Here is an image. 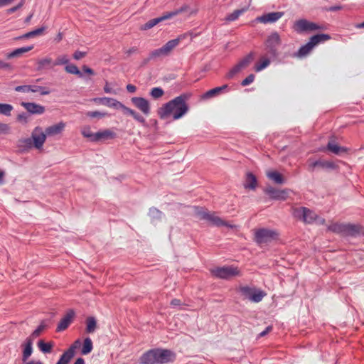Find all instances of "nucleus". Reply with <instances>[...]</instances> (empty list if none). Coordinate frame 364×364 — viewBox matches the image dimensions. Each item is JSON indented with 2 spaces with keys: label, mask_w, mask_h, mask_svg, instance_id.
<instances>
[{
  "label": "nucleus",
  "mask_w": 364,
  "mask_h": 364,
  "mask_svg": "<svg viewBox=\"0 0 364 364\" xmlns=\"http://www.w3.org/2000/svg\"><path fill=\"white\" fill-rule=\"evenodd\" d=\"M189 97V93H183L162 105L157 109L158 117L164 120L172 115L173 120L181 119L188 112V105L186 102Z\"/></svg>",
  "instance_id": "nucleus-1"
},
{
  "label": "nucleus",
  "mask_w": 364,
  "mask_h": 364,
  "mask_svg": "<svg viewBox=\"0 0 364 364\" xmlns=\"http://www.w3.org/2000/svg\"><path fill=\"white\" fill-rule=\"evenodd\" d=\"M175 360V353L171 350L165 348H151L142 353L138 363L139 364H168Z\"/></svg>",
  "instance_id": "nucleus-2"
},
{
  "label": "nucleus",
  "mask_w": 364,
  "mask_h": 364,
  "mask_svg": "<svg viewBox=\"0 0 364 364\" xmlns=\"http://www.w3.org/2000/svg\"><path fill=\"white\" fill-rule=\"evenodd\" d=\"M175 360V353L171 350L165 348H151L142 353L138 363L139 364H168Z\"/></svg>",
  "instance_id": "nucleus-3"
},
{
  "label": "nucleus",
  "mask_w": 364,
  "mask_h": 364,
  "mask_svg": "<svg viewBox=\"0 0 364 364\" xmlns=\"http://www.w3.org/2000/svg\"><path fill=\"white\" fill-rule=\"evenodd\" d=\"M327 231L346 237H360L364 236V227L357 223H333L327 226Z\"/></svg>",
  "instance_id": "nucleus-4"
},
{
  "label": "nucleus",
  "mask_w": 364,
  "mask_h": 364,
  "mask_svg": "<svg viewBox=\"0 0 364 364\" xmlns=\"http://www.w3.org/2000/svg\"><path fill=\"white\" fill-rule=\"evenodd\" d=\"M281 44V38L277 32L270 33L267 36L265 41V52L267 57L274 60L279 56L278 53V47Z\"/></svg>",
  "instance_id": "nucleus-5"
},
{
  "label": "nucleus",
  "mask_w": 364,
  "mask_h": 364,
  "mask_svg": "<svg viewBox=\"0 0 364 364\" xmlns=\"http://www.w3.org/2000/svg\"><path fill=\"white\" fill-rule=\"evenodd\" d=\"M196 217L199 218L201 220H206L211 223V225L215 227L233 228V225H230L227 221L222 220L218 216L213 215L202 207L196 208Z\"/></svg>",
  "instance_id": "nucleus-6"
},
{
  "label": "nucleus",
  "mask_w": 364,
  "mask_h": 364,
  "mask_svg": "<svg viewBox=\"0 0 364 364\" xmlns=\"http://www.w3.org/2000/svg\"><path fill=\"white\" fill-rule=\"evenodd\" d=\"M292 216L293 218L304 223V224H313V223L318 218L317 214L311 209L304 206L293 208Z\"/></svg>",
  "instance_id": "nucleus-7"
},
{
  "label": "nucleus",
  "mask_w": 364,
  "mask_h": 364,
  "mask_svg": "<svg viewBox=\"0 0 364 364\" xmlns=\"http://www.w3.org/2000/svg\"><path fill=\"white\" fill-rule=\"evenodd\" d=\"M277 238H278V232L267 228L258 229L254 234V242L259 245L269 243Z\"/></svg>",
  "instance_id": "nucleus-8"
},
{
  "label": "nucleus",
  "mask_w": 364,
  "mask_h": 364,
  "mask_svg": "<svg viewBox=\"0 0 364 364\" xmlns=\"http://www.w3.org/2000/svg\"><path fill=\"white\" fill-rule=\"evenodd\" d=\"M178 43H179V38H173L166 42L164 46L150 51L147 58H160L168 56L171 50L178 46Z\"/></svg>",
  "instance_id": "nucleus-9"
},
{
  "label": "nucleus",
  "mask_w": 364,
  "mask_h": 364,
  "mask_svg": "<svg viewBox=\"0 0 364 364\" xmlns=\"http://www.w3.org/2000/svg\"><path fill=\"white\" fill-rule=\"evenodd\" d=\"M211 274L215 278L228 280L232 277L239 276L240 272L237 268L235 267L223 266L222 267L212 269Z\"/></svg>",
  "instance_id": "nucleus-10"
},
{
  "label": "nucleus",
  "mask_w": 364,
  "mask_h": 364,
  "mask_svg": "<svg viewBox=\"0 0 364 364\" xmlns=\"http://www.w3.org/2000/svg\"><path fill=\"white\" fill-rule=\"evenodd\" d=\"M255 53L253 51L249 53L246 56L239 60L232 68L230 69L226 74V78L230 80L233 78L239 72L245 69L254 60Z\"/></svg>",
  "instance_id": "nucleus-11"
},
{
  "label": "nucleus",
  "mask_w": 364,
  "mask_h": 364,
  "mask_svg": "<svg viewBox=\"0 0 364 364\" xmlns=\"http://www.w3.org/2000/svg\"><path fill=\"white\" fill-rule=\"evenodd\" d=\"M290 190L288 188L284 189H277L271 186H266L264 188V193L269 196V198L272 200L284 201L289 196Z\"/></svg>",
  "instance_id": "nucleus-12"
},
{
  "label": "nucleus",
  "mask_w": 364,
  "mask_h": 364,
  "mask_svg": "<svg viewBox=\"0 0 364 364\" xmlns=\"http://www.w3.org/2000/svg\"><path fill=\"white\" fill-rule=\"evenodd\" d=\"M114 137H116V133L109 129L97 132L91 136H84V138L87 139L92 143L114 139Z\"/></svg>",
  "instance_id": "nucleus-13"
},
{
  "label": "nucleus",
  "mask_w": 364,
  "mask_h": 364,
  "mask_svg": "<svg viewBox=\"0 0 364 364\" xmlns=\"http://www.w3.org/2000/svg\"><path fill=\"white\" fill-rule=\"evenodd\" d=\"M326 29L324 24H293V31L297 34H307L314 31Z\"/></svg>",
  "instance_id": "nucleus-14"
},
{
  "label": "nucleus",
  "mask_w": 364,
  "mask_h": 364,
  "mask_svg": "<svg viewBox=\"0 0 364 364\" xmlns=\"http://www.w3.org/2000/svg\"><path fill=\"white\" fill-rule=\"evenodd\" d=\"M47 136L48 135L43 133L40 127H37L34 128V131L31 133V137L28 139H31V141L34 142V148L40 149L46 141V136Z\"/></svg>",
  "instance_id": "nucleus-15"
},
{
  "label": "nucleus",
  "mask_w": 364,
  "mask_h": 364,
  "mask_svg": "<svg viewBox=\"0 0 364 364\" xmlns=\"http://www.w3.org/2000/svg\"><path fill=\"white\" fill-rule=\"evenodd\" d=\"M309 171H313L315 168H319L323 170H336L337 165L333 161L316 160L308 164Z\"/></svg>",
  "instance_id": "nucleus-16"
},
{
  "label": "nucleus",
  "mask_w": 364,
  "mask_h": 364,
  "mask_svg": "<svg viewBox=\"0 0 364 364\" xmlns=\"http://www.w3.org/2000/svg\"><path fill=\"white\" fill-rule=\"evenodd\" d=\"M131 103L134 107H136L138 110L141 111L142 114L147 116L149 114V102L144 97H134L131 98Z\"/></svg>",
  "instance_id": "nucleus-17"
},
{
  "label": "nucleus",
  "mask_w": 364,
  "mask_h": 364,
  "mask_svg": "<svg viewBox=\"0 0 364 364\" xmlns=\"http://www.w3.org/2000/svg\"><path fill=\"white\" fill-rule=\"evenodd\" d=\"M74 316H75V312L73 309H69V310L66 311V314H65L64 317L61 318V321H60V323H58V325H57L55 331L62 332L65 331L68 327V326H70V323H71L73 319H74Z\"/></svg>",
  "instance_id": "nucleus-18"
},
{
  "label": "nucleus",
  "mask_w": 364,
  "mask_h": 364,
  "mask_svg": "<svg viewBox=\"0 0 364 364\" xmlns=\"http://www.w3.org/2000/svg\"><path fill=\"white\" fill-rule=\"evenodd\" d=\"M229 91V88H228V85H223L219 87H215L211 90L203 93L201 95V100H210L213 97H218L221 94L227 93Z\"/></svg>",
  "instance_id": "nucleus-19"
},
{
  "label": "nucleus",
  "mask_w": 364,
  "mask_h": 364,
  "mask_svg": "<svg viewBox=\"0 0 364 364\" xmlns=\"http://www.w3.org/2000/svg\"><path fill=\"white\" fill-rule=\"evenodd\" d=\"M80 342L79 340H76L66 351L60 356V360L55 363V364H68L70 360L74 357V354H75V348H77V346L79 345Z\"/></svg>",
  "instance_id": "nucleus-20"
},
{
  "label": "nucleus",
  "mask_w": 364,
  "mask_h": 364,
  "mask_svg": "<svg viewBox=\"0 0 364 364\" xmlns=\"http://www.w3.org/2000/svg\"><path fill=\"white\" fill-rule=\"evenodd\" d=\"M188 9L189 8L188 6H183L178 9H176L173 11L166 12L158 18H153L150 20L148 23H161V21L170 19L173 16H176L179 14L188 12Z\"/></svg>",
  "instance_id": "nucleus-21"
},
{
  "label": "nucleus",
  "mask_w": 364,
  "mask_h": 364,
  "mask_svg": "<svg viewBox=\"0 0 364 364\" xmlns=\"http://www.w3.org/2000/svg\"><path fill=\"white\" fill-rule=\"evenodd\" d=\"M21 106L26 109V111H27L26 113L29 114H42L44 113V111H46L44 106L35 102H22V103H21Z\"/></svg>",
  "instance_id": "nucleus-22"
},
{
  "label": "nucleus",
  "mask_w": 364,
  "mask_h": 364,
  "mask_svg": "<svg viewBox=\"0 0 364 364\" xmlns=\"http://www.w3.org/2000/svg\"><path fill=\"white\" fill-rule=\"evenodd\" d=\"M284 15L283 11L270 12L257 17V21L260 23H274L279 21Z\"/></svg>",
  "instance_id": "nucleus-23"
},
{
  "label": "nucleus",
  "mask_w": 364,
  "mask_h": 364,
  "mask_svg": "<svg viewBox=\"0 0 364 364\" xmlns=\"http://www.w3.org/2000/svg\"><path fill=\"white\" fill-rule=\"evenodd\" d=\"M93 102L96 103H99L103 105H106L109 107H112L114 109H117L119 107H124L123 104L119 102L118 100L111 98V97H97L93 99Z\"/></svg>",
  "instance_id": "nucleus-24"
},
{
  "label": "nucleus",
  "mask_w": 364,
  "mask_h": 364,
  "mask_svg": "<svg viewBox=\"0 0 364 364\" xmlns=\"http://www.w3.org/2000/svg\"><path fill=\"white\" fill-rule=\"evenodd\" d=\"M117 109H121L122 110H123V112H124V114L131 116V117H132L134 120L141 123L142 126L145 127H148L146 122V119H144V117H143L140 114H139L136 111L130 109L127 106L119 107Z\"/></svg>",
  "instance_id": "nucleus-25"
},
{
  "label": "nucleus",
  "mask_w": 364,
  "mask_h": 364,
  "mask_svg": "<svg viewBox=\"0 0 364 364\" xmlns=\"http://www.w3.org/2000/svg\"><path fill=\"white\" fill-rule=\"evenodd\" d=\"M329 40H331V36L328 34L318 33L309 37V41H308L306 45L317 46V45Z\"/></svg>",
  "instance_id": "nucleus-26"
},
{
  "label": "nucleus",
  "mask_w": 364,
  "mask_h": 364,
  "mask_svg": "<svg viewBox=\"0 0 364 364\" xmlns=\"http://www.w3.org/2000/svg\"><path fill=\"white\" fill-rule=\"evenodd\" d=\"M22 348V362L25 363L32 355V339L30 338H26L23 342Z\"/></svg>",
  "instance_id": "nucleus-27"
},
{
  "label": "nucleus",
  "mask_w": 364,
  "mask_h": 364,
  "mask_svg": "<svg viewBox=\"0 0 364 364\" xmlns=\"http://www.w3.org/2000/svg\"><path fill=\"white\" fill-rule=\"evenodd\" d=\"M326 149L330 151V153L335 155L347 154L348 151H349V149H348L347 147L340 146L332 141L327 143V146H326Z\"/></svg>",
  "instance_id": "nucleus-28"
},
{
  "label": "nucleus",
  "mask_w": 364,
  "mask_h": 364,
  "mask_svg": "<svg viewBox=\"0 0 364 364\" xmlns=\"http://www.w3.org/2000/svg\"><path fill=\"white\" fill-rule=\"evenodd\" d=\"M257 185V181L256 176H255L252 172L249 171L246 173V178H245V183H243V188L247 190L254 191Z\"/></svg>",
  "instance_id": "nucleus-29"
},
{
  "label": "nucleus",
  "mask_w": 364,
  "mask_h": 364,
  "mask_svg": "<svg viewBox=\"0 0 364 364\" xmlns=\"http://www.w3.org/2000/svg\"><path fill=\"white\" fill-rule=\"evenodd\" d=\"M65 128V124L63 122H60L58 124L49 126L45 129L43 134L49 136H53L62 133Z\"/></svg>",
  "instance_id": "nucleus-30"
},
{
  "label": "nucleus",
  "mask_w": 364,
  "mask_h": 364,
  "mask_svg": "<svg viewBox=\"0 0 364 364\" xmlns=\"http://www.w3.org/2000/svg\"><path fill=\"white\" fill-rule=\"evenodd\" d=\"M56 65H53V62H52L49 57H46L37 60V68L36 70L37 71L50 70Z\"/></svg>",
  "instance_id": "nucleus-31"
},
{
  "label": "nucleus",
  "mask_w": 364,
  "mask_h": 364,
  "mask_svg": "<svg viewBox=\"0 0 364 364\" xmlns=\"http://www.w3.org/2000/svg\"><path fill=\"white\" fill-rule=\"evenodd\" d=\"M316 46L303 45L297 51L293 53L292 57L296 58H302L308 55V54Z\"/></svg>",
  "instance_id": "nucleus-32"
},
{
  "label": "nucleus",
  "mask_w": 364,
  "mask_h": 364,
  "mask_svg": "<svg viewBox=\"0 0 364 364\" xmlns=\"http://www.w3.org/2000/svg\"><path fill=\"white\" fill-rule=\"evenodd\" d=\"M32 49H33V46L16 48L11 51L9 53L6 54V58H7V59L18 58L24 53L28 52Z\"/></svg>",
  "instance_id": "nucleus-33"
},
{
  "label": "nucleus",
  "mask_w": 364,
  "mask_h": 364,
  "mask_svg": "<svg viewBox=\"0 0 364 364\" xmlns=\"http://www.w3.org/2000/svg\"><path fill=\"white\" fill-rule=\"evenodd\" d=\"M250 4L241 9H238L232 11L231 14L226 16V20L229 21H235L239 18V17L249 10Z\"/></svg>",
  "instance_id": "nucleus-34"
},
{
  "label": "nucleus",
  "mask_w": 364,
  "mask_h": 364,
  "mask_svg": "<svg viewBox=\"0 0 364 364\" xmlns=\"http://www.w3.org/2000/svg\"><path fill=\"white\" fill-rule=\"evenodd\" d=\"M267 178L272 180L273 183L277 185H282L284 183V178L282 176L281 173L277 171H271L266 174Z\"/></svg>",
  "instance_id": "nucleus-35"
},
{
  "label": "nucleus",
  "mask_w": 364,
  "mask_h": 364,
  "mask_svg": "<svg viewBox=\"0 0 364 364\" xmlns=\"http://www.w3.org/2000/svg\"><path fill=\"white\" fill-rule=\"evenodd\" d=\"M46 30L45 26H42L38 28H36L31 31L27 32L26 33H24L21 36H19L18 37L15 38V40H21V39H28L32 38L34 36H37L43 33V32Z\"/></svg>",
  "instance_id": "nucleus-36"
},
{
  "label": "nucleus",
  "mask_w": 364,
  "mask_h": 364,
  "mask_svg": "<svg viewBox=\"0 0 364 364\" xmlns=\"http://www.w3.org/2000/svg\"><path fill=\"white\" fill-rule=\"evenodd\" d=\"M92 340L90 337H87L85 339H84V341H82V347H81V351H80V353H81L82 355H87L92 352Z\"/></svg>",
  "instance_id": "nucleus-37"
},
{
  "label": "nucleus",
  "mask_w": 364,
  "mask_h": 364,
  "mask_svg": "<svg viewBox=\"0 0 364 364\" xmlns=\"http://www.w3.org/2000/svg\"><path fill=\"white\" fill-rule=\"evenodd\" d=\"M272 60L270 58L262 57L258 63L254 65V71L259 73L269 65V60Z\"/></svg>",
  "instance_id": "nucleus-38"
},
{
  "label": "nucleus",
  "mask_w": 364,
  "mask_h": 364,
  "mask_svg": "<svg viewBox=\"0 0 364 364\" xmlns=\"http://www.w3.org/2000/svg\"><path fill=\"white\" fill-rule=\"evenodd\" d=\"M257 291H263V290L248 286H240L238 289V292L242 296H250Z\"/></svg>",
  "instance_id": "nucleus-39"
},
{
  "label": "nucleus",
  "mask_w": 364,
  "mask_h": 364,
  "mask_svg": "<svg viewBox=\"0 0 364 364\" xmlns=\"http://www.w3.org/2000/svg\"><path fill=\"white\" fill-rule=\"evenodd\" d=\"M38 349L42 352V353L44 354H49L50 353V351L52 350V347L53 346V344H52V342H46L43 340L38 341Z\"/></svg>",
  "instance_id": "nucleus-40"
},
{
  "label": "nucleus",
  "mask_w": 364,
  "mask_h": 364,
  "mask_svg": "<svg viewBox=\"0 0 364 364\" xmlns=\"http://www.w3.org/2000/svg\"><path fill=\"white\" fill-rule=\"evenodd\" d=\"M264 296H266V292L264 291H258L252 295L245 296H243V298L250 300V301L255 304H258L263 299V298H264Z\"/></svg>",
  "instance_id": "nucleus-41"
},
{
  "label": "nucleus",
  "mask_w": 364,
  "mask_h": 364,
  "mask_svg": "<svg viewBox=\"0 0 364 364\" xmlns=\"http://www.w3.org/2000/svg\"><path fill=\"white\" fill-rule=\"evenodd\" d=\"M30 92H39L41 95L46 96L50 94V90L43 86L30 85Z\"/></svg>",
  "instance_id": "nucleus-42"
},
{
  "label": "nucleus",
  "mask_w": 364,
  "mask_h": 364,
  "mask_svg": "<svg viewBox=\"0 0 364 364\" xmlns=\"http://www.w3.org/2000/svg\"><path fill=\"white\" fill-rule=\"evenodd\" d=\"M65 71L69 74H72L74 75H76L77 77L80 78L83 77V75L82 74V72L77 69V65L74 64H68L65 65Z\"/></svg>",
  "instance_id": "nucleus-43"
},
{
  "label": "nucleus",
  "mask_w": 364,
  "mask_h": 364,
  "mask_svg": "<svg viewBox=\"0 0 364 364\" xmlns=\"http://www.w3.org/2000/svg\"><path fill=\"white\" fill-rule=\"evenodd\" d=\"M85 325H87V326H85V332H87V333H91L95 331L97 321L94 317L90 316L87 318V321H85Z\"/></svg>",
  "instance_id": "nucleus-44"
},
{
  "label": "nucleus",
  "mask_w": 364,
  "mask_h": 364,
  "mask_svg": "<svg viewBox=\"0 0 364 364\" xmlns=\"http://www.w3.org/2000/svg\"><path fill=\"white\" fill-rule=\"evenodd\" d=\"M163 213L155 207H151L149 209V217L151 218V220L159 221L161 219Z\"/></svg>",
  "instance_id": "nucleus-45"
},
{
  "label": "nucleus",
  "mask_w": 364,
  "mask_h": 364,
  "mask_svg": "<svg viewBox=\"0 0 364 364\" xmlns=\"http://www.w3.org/2000/svg\"><path fill=\"white\" fill-rule=\"evenodd\" d=\"M164 94V91H163V89H161L160 87H154L151 88V90H150V92H149L150 97L155 100L159 99L163 96Z\"/></svg>",
  "instance_id": "nucleus-46"
},
{
  "label": "nucleus",
  "mask_w": 364,
  "mask_h": 364,
  "mask_svg": "<svg viewBox=\"0 0 364 364\" xmlns=\"http://www.w3.org/2000/svg\"><path fill=\"white\" fill-rule=\"evenodd\" d=\"M13 109V107L7 103H0V114H3L6 117L11 116V112Z\"/></svg>",
  "instance_id": "nucleus-47"
},
{
  "label": "nucleus",
  "mask_w": 364,
  "mask_h": 364,
  "mask_svg": "<svg viewBox=\"0 0 364 364\" xmlns=\"http://www.w3.org/2000/svg\"><path fill=\"white\" fill-rule=\"evenodd\" d=\"M46 326H47L44 323V321H41V323H39V326H38L37 328H36V330L31 333V335L27 338H30L33 340L36 338H38V336L46 328Z\"/></svg>",
  "instance_id": "nucleus-48"
},
{
  "label": "nucleus",
  "mask_w": 364,
  "mask_h": 364,
  "mask_svg": "<svg viewBox=\"0 0 364 364\" xmlns=\"http://www.w3.org/2000/svg\"><path fill=\"white\" fill-rule=\"evenodd\" d=\"M19 147L25 149H31L33 147V141H31L29 138L22 139L19 140Z\"/></svg>",
  "instance_id": "nucleus-49"
},
{
  "label": "nucleus",
  "mask_w": 364,
  "mask_h": 364,
  "mask_svg": "<svg viewBox=\"0 0 364 364\" xmlns=\"http://www.w3.org/2000/svg\"><path fill=\"white\" fill-rule=\"evenodd\" d=\"M53 63H54V65L71 64L68 63V58H67V55H65L58 56V58H57V60H55V61Z\"/></svg>",
  "instance_id": "nucleus-50"
},
{
  "label": "nucleus",
  "mask_w": 364,
  "mask_h": 364,
  "mask_svg": "<svg viewBox=\"0 0 364 364\" xmlns=\"http://www.w3.org/2000/svg\"><path fill=\"white\" fill-rule=\"evenodd\" d=\"M87 116L90 118L102 119L106 116V113L98 111H92L87 112Z\"/></svg>",
  "instance_id": "nucleus-51"
},
{
  "label": "nucleus",
  "mask_w": 364,
  "mask_h": 364,
  "mask_svg": "<svg viewBox=\"0 0 364 364\" xmlns=\"http://www.w3.org/2000/svg\"><path fill=\"white\" fill-rule=\"evenodd\" d=\"M254 74H250L247 75V77H245V79L242 80V82H240V85H242V87L248 86L254 82Z\"/></svg>",
  "instance_id": "nucleus-52"
},
{
  "label": "nucleus",
  "mask_w": 364,
  "mask_h": 364,
  "mask_svg": "<svg viewBox=\"0 0 364 364\" xmlns=\"http://www.w3.org/2000/svg\"><path fill=\"white\" fill-rule=\"evenodd\" d=\"M31 115L30 114L22 112L19 114H18V117H16V120L18 122L22 123V124H26L28 123V117Z\"/></svg>",
  "instance_id": "nucleus-53"
},
{
  "label": "nucleus",
  "mask_w": 364,
  "mask_h": 364,
  "mask_svg": "<svg viewBox=\"0 0 364 364\" xmlns=\"http://www.w3.org/2000/svg\"><path fill=\"white\" fill-rule=\"evenodd\" d=\"M15 92L28 93L29 92V85L16 86L15 87Z\"/></svg>",
  "instance_id": "nucleus-54"
},
{
  "label": "nucleus",
  "mask_w": 364,
  "mask_h": 364,
  "mask_svg": "<svg viewBox=\"0 0 364 364\" xmlns=\"http://www.w3.org/2000/svg\"><path fill=\"white\" fill-rule=\"evenodd\" d=\"M171 307L172 308H178V309L182 310L183 308L182 307V303H181V300L178 299H173L171 300Z\"/></svg>",
  "instance_id": "nucleus-55"
},
{
  "label": "nucleus",
  "mask_w": 364,
  "mask_h": 364,
  "mask_svg": "<svg viewBox=\"0 0 364 364\" xmlns=\"http://www.w3.org/2000/svg\"><path fill=\"white\" fill-rule=\"evenodd\" d=\"M92 134H94V133H92L90 131V127L89 126H85V127L81 128V135H82V136L85 137V136H91Z\"/></svg>",
  "instance_id": "nucleus-56"
},
{
  "label": "nucleus",
  "mask_w": 364,
  "mask_h": 364,
  "mask_svg": "<svg viewBox=\"0 0 364 364\" xmlns=\"http://www.w3.org/2000/svg\"><path fill=\"white\" fill-rule=\"evenodd\" d=\"M81 70H82V72H81L82 74L85 73V75H88L90 76L94 75V70L86 65H82V67H81Z\"/></svg>",
  "instance_id": "nucleus-57"
},
{
  "label": "nucleus",
  "mask_w": 364,
  "mask_h": 364,
  "mask_svg": "<svg viewBox=\"0 0 364 364\" xmlns=\"http://www.w3.org/2000/svg\"><path fill=\"white\" fill-rule=\"evenodd\" d=\"M86 55V52L76 50L75 53H73V59L76 60H79L80 59L84 58Z\"/></svg>",
  "instance_id": "nucleus-58"
},
{
  "label": "nucleus",
  "mask_w": 364,
  "mask_h": 364,
  "mask_svg": "<svg viewBox=\"0 0 364 364\" xmlns=\"http://www.w3.org/2000/svg\"><path fill=\"white\" fill-rule=\"evenodd\" d=\"M9 132V126L0 122V134H6Z\"/></svg>",
  "instance_id": "nucleus-59"
},
{
  "label": "nucleus",
  "mask_w": 364,
  "mask_h": 364,
  "mask_svg": "<svg viewBox=\"0 0 364 364\" xmlns=\"http://www.w3.org/2000/svg\"><path fill=\"white\" fill-rule=\"evenodd\" d=\"M0 70H11V65L10 63H5L0 60Z\"/></svg>",
  "instance_id": "nucleus-60"
},
{
  "label": "nucleus",
  "mask_w": 364,
  "mask_h": 364,
  "mask_svg": "<svg viewBox=\"0 0 364 364\" xmlns=\"http://www.w3.org/2000/svg\"><path fill=\"white\" fill-rule=\"evenodd\" d=\"M272 329V327L271 326H266L265 330H264V331H262V332L258 333V338L265 336L267 335V333H268L269 332L271 331Z\"/></svg>",
  "instance_id": "nucleus-61"
},
{
  "label": "nucleus",
  "mask_w": 364,
  "mask_h": 364,
  "mask_svg": "<svg viewBox=\"0 0 364 364\" xmlns=\"http://www.w3.org/2000/svg\"><path fill=\"white\" fill-rule=\"evenodd\" d=\"M155 26H156V24H142V26H141V27H139V30H141V31L149 30V29L152 28L153 27H154Z\"/></svg>",
  "instance_id": "nucleus-62"
},
{
  "label": "nucleus",
  "mask_w": 364,
  "mask_h": 364,
  "mask_svg": "<svg viewBox=\"0 0 364 364\" xmlns=\"http://www.w3.org/2000/svg\"><path fill=\"white\" fill-rule=\"evenodd\" d=\"M126 90L130 93L136 92V87L132 84L126 85Z\"/></svg>",
  "instance_id": "nucleus-63"
},
{
  "label": "nucleus",
  "mask_w": 364,
  "mask_h": 364,
  "mask_svg": "<svg viewBox=\"0 0 364 364\" xmlns=\"http://www.w3.org/2000/svg\"><path fill=\"white\" fill-rule=\"evenodd\" d=\"M136 52H137V48L136 47H133L126 50V55H127V56H130L132 54L136 53Z\"/></svg>",
  "instance_id": "nucleus-64"
}]
</instances>
